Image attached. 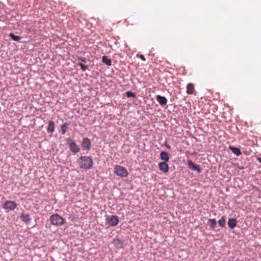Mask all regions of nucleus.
Segmentation results:
<instances>
[{
	"label": "nucleus",
	"mask_w": 261,
	"mask_h": 261,
	"mask_svg": "<svg viewBox=\"0 0 261 261\" xmlns=\"http://www.w3.org/2000/svg\"><path fill=\"white\" fill-rule=\"evenodd\" d=\"M77 163L81 168L89 169L92 167L93 162L91 157L83 156L78 159Z\"/></svg>",
	"instance_id": "obj_1"
},
{
	"label": "nucleus",
	"mask_w": 261,
	"mask_h": 261,
	"mask_svg": "<svg viewBox=\"0 0 261 261\" xmlns=\"http://www.w3.org/2000/svg\"><path fill=\"white\" fill-rule=\"evenodd\" d=\"M50 221L54 225L60 226L65 223V220L58 214H54L50 217Z\"/></svg>",
	"instance_id": "obj_2"
},
{
	"label": "nucleus",
	"mask_w": 261,
	"mask_h": 261,
	"mask_svg": "<svg viewBox=\"0 0 261 261\" xmlns=\"http://www.w3.org/2000/svg\"><path fill=\"white\" fill-rule=\"evenodd\" d=\"M114 170L115 174L122 177H125L128 174L127 170L124 167L120 165H115Z\"/></svg>",
	"instance_id": "obj_3"
},
{
	"label": "nucleus",
	"mask_w": 261,
	"mask_h": 261,
	"mask_svg": "<svg viewBox=\"0 0 261 261\" xmlns=\"http://www.w3.org/2000/svg\"><path fill=\"white\" fill-rule=\"evenodd\" d=\"M67 143L69 146L71 151L74 153H77L80 151V148L73 140L69 139L67 140Z\"/></svg>",
	"instance_id": "obj_4"
},
{
	"label": "nucleus",
	"mask_w": 261,
	"mask_h": 261,
	"mask_svg": "<svg viewBox=\"0 0 261 261\" xmlns=\"http://www.w3.org/2000/svg\"><path fill=\"white\" fill-rule=\"evenodd\" d=\"M17 203L14 201L8 200L5 202L3 207L9 211H13L17 207Z\"/></svg>",
	"instance_id": "obj_5"
},
{
	"label": "nucleus",
	"mask_w": 261,
	"mask_h": 261,
	"mask_svg": "<svg viewBox=\"0 0 261 261\" xmlns=\"http://www.w3.org/2000/svg\"><path fill=\"white\" fill-rule=\"evenodd\" d=\"M108 224L111 226H116L119 222L118 218L116 216H112L107 219Z\"/></svg>",
	"instance_id": "obj_6"
},
{
	"label": "nucleus",
	"mask_w": 261,
	"mask_h": 261,
	"mask_svg": "<svg viewBox=\"0 0 261 261\" xmlns=\"http://www.w3.org/2000/svg\"><path fill=\"white\" fill-rule=\"evenodd\" d=\"M188 167L193 170L197 171L198 173H200L201 172V169L200 168V166L199 165H195L192 161L189 160L188 161Z\"/></svg>",
	"instance_id": "obj_7"
},
{
	"label": "nucleus",
	"mask_w": 261,
	"mask_h": 261,
	"mask_svg": "<svg viewBox=\"0 0 261 261\" xmlns=\"http://www.w3.org/2000/svg\"><path fill=\"white\" fill-rule=\"evenodd\" d=\"M156 99L158 102L162 106H165L167 103V99L164 96L158 95L156 96Z\"/></svg>",
	"instance_id": "obj_8"
},
{
	"label": "nucleus",
	"mask_w": 261,
	"mask_h": 261,
	"mask_svg": "<svg viewBox=\"0 0 261 261\" xmlns=\"http://www.w3.org/2000/svg\"><path fill=\"white\" fill-rule=\"evenodd\" d=\"M90 145L91 142L90 140L87 138H84L82 143V147L85 149L89 150L90 148Z\"/></svg>",
	"instance_id": "obj_9"
},
{
	"label": "nucleus",
	"mask_w": 261,
	"mask_h": 261,
	"mask_svg": "<svg viewBox=\"0 0 261 261\" xmlns=\"http://www.w3.org/2000/svg\"><path fill=\"white\" fill-rule=\"evenodd\" d=\"M159 167L161 171L165 173H167L169 170L168 165L165 162L159 163Z\"/></svg>",
	"instance_id": "obj_10"
},
{
	"label": "nucleus",
	"mask_w": 261,
	"mask_h": 261,
	"mask_svg": "<svg viewBox=\"0 0 261 261\" xmlns=\"http://www.w3.org/2000/svg\"><path fill=\"white\" fill-rule=\"evenodd\" d=\"M113 244L118 249H120L123 247V242L119 239H115L113 241Z\"/></svg>",
	"instance_id": "obj_11"
},
{
	"label": "nucleus",
	"mask_w": 261,
	"mask_h": 261,
	"mask_svg": "<svg viewBox=\"0 0 261 261\" xmlns=\"http://www.w3.org/2000/svg\"><path fill=\"white\" fill-rule=\"evenodd\" d=\"M237 221L235 218H231L228 220V225L231 229L234 228L237 226Z\"/></svg>",
	"instance_id": "obj_12"
},
{
	"label": "nucleus",
	"mask_w": 261,
	"mask_h": 261,
	"mask_svg": "<svg viewBox=\"0 0 261 261\" xmlns=\"http://www.w3.org/2000/svg\"><path fill=\"white\" fill-rule=\"evenodd\" d=\"M47 130L48 133H53L55 130V123L53 121L48 122V125L47 128Z\"/></svg>",
	"instance_id": "obj_13"
},
{
	"label": "nucleus",
	"mask_w": 261,
	"mask_h": 261,
	"mask_svg": "<svg viewBox=\"0 0 261 261\" xmlns=\"http://www.w3.org/2000/svg\"><path fill=\"white\" fill-rule=\"evenodd\" d=\"M194 90V87L192 84L189 83L187 85L186 92L188 94H192Z\"/></svg>",
	"instance_id": "obj_14"
},
{
	"label": "nucleus",
	"mask_w": 261,
	"mask_h": 261,
	"mask_svg": "<svg viewBox=\"0 0 261 261\" xmlns=\"http://www.w3.org/2000/svg\"><path fill=\"white\" fill-rule=\"evenodd\" d=\"M161 159L167 162L169 160V154L167 152L162 151L160 154Z\"/></svg>",
	"instance_id": "obj_15"
},
{
	"label": "nucleus",
	"mask_w": 261,
	"mask_h": 261,
	"mask_svg": "<svg viewBox=\"0 0 261 261\" xmlns=\"http://www.w3.org/2000/svg\"><path fill=\"white\" fill-rule=\"evenodd\" d=\"M21 219L22 221L25 223H29L31 221L30 216L28 214L22 213L21 215Z\"/></svg>",
	"instance_id": "obj_16"
},
{
	"label": "nucleus",
	"mask_w": 261,
	"mask_h": 261,
	"mask_svg": "<svg viewBox=\"0 0 261 261\" xmlns=\"http://www.w3.org/2000/svg\"><path fill=\"white\" fill-rule=\"evenodd\" d=\"M230 150L236 155L239 156L241 154V152L239 148L233 147L232 146H229Z\"/></svg>",
	"instance_id": "obj_17"
},
{
	"label": "nucleus",
	"mask_w": 261,
	"mask_h": 261,
	"mask_svg": "<svg viewBox=\"0 0 261 261\" xmlns=\"http://www.w3.org/2000/svg\"><path fill=\"white\" fill-rule=\"evenodd\" d=\"M102 61L103 63H104L108 66H111L112 64L111 60L110 59H109L108 57L106 56L102 57Z\"/></svg>",
	"instance_id": "obj_18"
},
{
	"label": "nucleus",
	"mask_w": 261,
	"mask_h": 261,
	"mask_svg": "<svg viewBox=\"0 0 261 261\" xmlns=\"http://www.w3.org/2000/svg\"><path fill=\"white\" fill-rule=\"evenodd\" d=\"M208 224L210 225L211 228L214 229L216 227L217 222L214 219H210L208 220Z\"/></svg>",
	"instance_id": "obj_19"
},
{
	"label": "nucleus",
	"mask_w": 261,
	"mask_h": 261,
	"mask_svg": "<svg viewBox=\"0 0 261 261\" xmlns=\"http://www.w3.org/2000/svg\"><path fill=\"white\" fill-rule=\"evenodd\" d=\"M225 219L224 216L222 217V218L218 221L219 225L222 227H225Z\"/></svg>",
	"instance_id": "obj_20"
},
{
	"label": "nucleus",
	"mask_w": 261,
	"mask_h": 261,
	"mask_svg": "<svg viewBox=\"0 0 261 261\" xmlns=\"http://www.w3.org/2000/svg\"><path fill=\"white\" fill-rule=\"evenodd\" d=\"M10 36L14 41H18L21 39V37L14 35L13 33L10 34Z\"/></svg>",
	"instance_id": "obj_21"
},
{
	"label": "nucleus",
	"mask_w": 261,
	"mask_h": 261,
	"mask_svg": "<svg viewBox=\"0 0 261 261\" xmlns=\"http://www.w3.org/2000/svg\"><path fill=\"white\" fill-rule=\"evenodd\" d=\"M67 123H64V124L62 125V126L61 127V129L62 134L63 135L65 134V133L66 132V130H67Z\"/></svg>",
	"instance_id": "obj_22"
},
{
	"label": "nucleus",
	"mask_w": 261,
	"mask_h": 261,
	"mask_svg": "<svg viewBox=\"0 0 261 261\" xmlns=\"http://www.w3.org/2000/svg\"><path fill=\"white\" fill-rule=\"evenodd\" d=\"M126 94L127 97H135L136 96V95L131 91H127Z\"/></svg>",
	"instance_id": "obj_23"
},
{
	"label": "nucleus",
	"mask_w": 261,
	"mask_h": 261,
	"mask_svg": "<svg viewBox=\"0 0 261 261\" xmlns=\"http://www.w3.org/2000/svg\"><path fill=\"white\" fill-rule=\"evenodd\" d=\"M79 65L81 67L82 70L84 71L87 69V66L81 63H79Z\"/></svg>",
	"instance_id": "obj_24"
},
{
	"label": "nucleus",
	"mask_w": 261,
	"mask_h": 261,
	"mask_svg": "<svg viewBox=\"0 0 261 261\" xmlns=\"http://www.w3.org/2000/svg\"><path fill=\"white\" fill-rule=\"evenodd\" d=\"M137 57L140 58L142 61H146V59L144 57V56L142 55H137Z\"/></svg>",
	"instance_id": "obj_25"
},
{
	"label": "nucleus",
	"mask_w": 261,
	"mask_h": 261,
	"mask_svg": "<svg viewBox=\"0 0 261 261\" xmlns=\"http://www.w3.org/2000/svg\"><path fill=\"white\" fill-rule=\"evenodd\" d=\"M257 160L258 161V162H259V163H261V158H257Z\"/></svg>",
	"instance_id": "obj_26"
},
{
	"label": "nucleus",
	"mask_w": 261,
	"mask_h": 261,
	"mask_svg": "<svg viewBox=\"0 0 261 261\" xmlns=\"http://www.w3.org/2000/svg\"><path fill=\"white\" fill-rule=\"evenodd\" d=\"M81 60L82 61V62H85V59H81Z\"/></svg>",
	"instance_id": "obj_27"
}]
</instances>
